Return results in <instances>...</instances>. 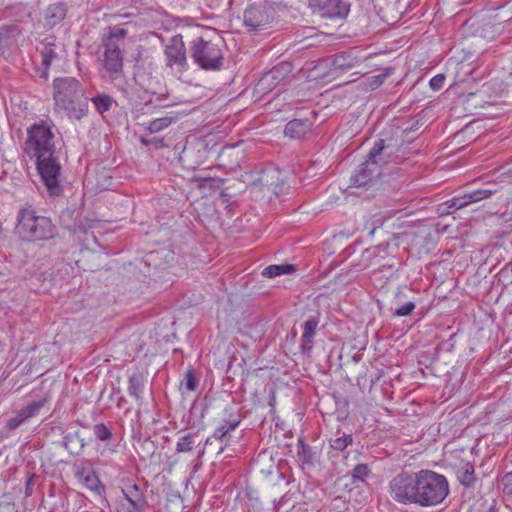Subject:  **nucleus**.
Segmentation results:
<instances>
[{
    "mask_svg": "<svg viewBox=\"0 0 512 512\" xmlns=\"http://www.w3.org/2000/svg\"><path fill=\"white\" fill-rule=\"evenodd\" d=\"M15 234L25 242L48 241L56 236L57 228L49 217L39 215L28 205L17 213Z\"/></svg>",
    "mask_w": 512,
    "mask_h": 512,
    "instance_id": "3",
    "label": "nucleus"
},
{
    "mask_svg": "<svg viewBox=\"0 0 512 512\" xmlns=\"http://www.w3.org/2000/svg\"><path fill=\"white\" fill-rule=\"evenodd\" d=\"M27 421L22 416L21 412L18 411L15 417L10 418L6 423V428L9 430H15L21 425L25 424Z\"/></svg>",
    "mask_w": 512,
    "mask_h": 512,
    "instance_id": "42",
    "label": "nucleus"
},
{
    "mask_svg": "<svg viewBox=\"0 0 512 512\" xmlns=\"http://www.w3.org/2000/svg\"><path fill=\"white\" fill-rule=\"evenodd\" d=\"M312 126L309 119H293L285 125L284 134L291 139H302L311 131Z\"/></svg>",
    "mask_w": 512,
    "mask_h": 512,
    "instance_id": "15",
    "label": "nucleus"
},
{
    "mask_svg": "<svg viewBox=\"0 0 512 512\" xmlns=\"http://www.w3.org/2000/svg\"><path fill=\"white\" fill-rule=\"evenodd\" d=\"M456 476L458 481L466 488H472L475 485V470L470 462L462 463L457 468Z\"/></svg>",
    "mask_w": 512,
    "mask_h": 512,
    "instance_id": "21",
    "label": "nucleus"
},
{
    "mask_svg": "<svg viewBox=\"0 0 512 512\" xmlns=\"http://www.w3.org/2000/svg\"><path fill=\"white\" fill-rule=\"evenodd\" d=\"M391 73V68H385L380 74L365 77L362 80V85L366 90H375L384 83Z\"/></svg>",
    "mask_w": 512,
    "mask_h": 512,
    "instance_id": "24",
    "label": "nucleus"
},
{
    "mask_svg": "<svg viewBox=\"0 0 512 512\" xmlns=\"http://www.w3.org/2000/svg\"><path fill=\"white\" fill-rule=\"evenodd\" d=\"M297 456L299 460L305 465H313L316 453L310 445H308L304 438H299L297 443Z\"/></svg>",
    "mask_w": 512,
    "mask_h": 512,
    "instance_id": "23",
    "label": "nucleus"
},
{
    "mask_svg": "<svg viewBox=\"0 0 512 512\" xmlns=\"http://www.w3.org/2000/svg\"><path fill=\"white\" fill-rule=\"evenodd\" d=\"M393 154L390 145L385 144L384 139H378L368 154L365 162L360 164L351 176V183L356 187L369 184L381 174V167L387 164Z\"/></svg>",
    "mask_w": 512,
    "mask_h": 512,
    "instance_id": "6",
    "label": "nucleus"
},
{
    "mask_svg": "<svg viewBox=\"0 0 512 512\" xmlns=\"http://www.w3.org/2000/svg\"><path fill=\"white\" fill-rule=\"evenodd\" d=\"M54 111L71 120H81L88 114L89 98L75 77H59L53 80Z\"/></svg>",
    "mask_w": 512,
    "mask_h": 512,
    "instance_id": "2",
    "label": "nucleus"
},
{
    "mask_svg": "<svg viewBox=\"0 0 512 512\" xmlns=\"http://www.w3.org/2000/svg\"><path fill=\"white\" fill-rule=\"evenodd\" d=\"M288 68V64H281L266 72L257 84L258 89L264 92L275 88L284 79Z\"/></svg>",
    "mask_w": 512,
    "mask_h": 512,
    "instance_id": "13",
    "label": "nucleus"
},
{
    "mask_svg": "<svg viewBox=\"0 0 512 512\" xmlns=\"http://www.w3.org/2000/svg\"><path fill=\"white\" fill-rule=\"evenodd\" d=\"M224 41L217 36L214 39H206L202 36L194 38L189 43V55L193 63L200 69L216 71L223 67Z\"/></svg>",
    "mask_w": 512,
    "mask_h": 512,
    "instance_id": "4",
    "label": "nucleus"
},
{
    "mask_svg": "<svg viewBox=\"0 0 512 512\" xmlns=\"http://www.w3.org/2000/svg\"><path fill=\"white\" fill-rule=\"evenodd\" d=\"M446 205L449 209L459 210L461 208L466 207L469 204H468L466 195L464 194V195L455 196L452 199L448 200L446 202Z\"/></svg>",
    "mask_w": 512,
    "mask_h": 512,
    "instance_id": "40",
    "label": "nucleus"
},
{
    "mask_svg": "<svg viewBox=\"0 0 512 512\" xmlns=\"http://www.w3.org/2000/svg\"><path fill=\"white\" fill-rule=\"evenodd\" d=\"M274 10L268 3H254L244 11V25L252 31H257L270 24L274 19Z\"/></svg>",
    "mask_w": 512,
    "mask_h": 512,
    "instance_id": "9",
    "label": "nucleus"
},
{
    "mask_svg": "<svg viewBox=\"0 0 512 512\" xmlns=\"http://www.w3.org/2000/svg\"><path fill=\"white\" fill-rule=\"evenodd\" d=\"M319 320L316 317H309L303 324L300 348L302 353L309 354L313 347V339L318 327Z\"/></svg>",
    "mask_w": 512,
    "mask_h": 512,
    "instance_id": "16",
    "label": "nucleus"
},
{
    "mask_svg": "<svg viewBox=\"0 0 512 512\" xmlns=\"http://www.w3.org/2000/svg\"><path fill=\"white\" fill-rule=\"evenodd\" d=\"M37 50L39 51V53L42 57V65L45 67V71L43 72V77L47 78V76H48L47 70L50 67V65L53 63V61L55 59H58L59 51L61 50V47H60L59 43H57V39L55 36L47 35L40 42L39 46L37 47Z\"/></svg>",
    "mask_w": 512,
    "mask_h": 512,
    "instance_id": "12",
    "label": "nucleus"
},
{
    "mask_svg": "<svg viewBox=\"0 0 512 512\" xmlns=\"http://www.w3.org/2000/svg\"><path fill=\"white\" fill-rule=\"evenodd\" d=\"M486 512H500L495 506H491Z\"/></svg>",
    "mask_w": 512,
    "mask_h": 512,
    "instance_id": "51",
    "label": "nucleus"
},
{
    "mask_svg": "<svg viewBox=\"0 0 512 512\" xmlns=\"http://www.w3.org/2000/svg\"><path fill=\"white\" fill-rule=\"evenodd\" d=\"M93 432L100 441H109L113 437L111 430L104 423L94 425Z\"/></svg>",
    "mask_w": 512,
    "mask_h": 512,
    "instance_id": "36",
    "label": "nucleus"
},
{
    "mask_svg": "<svg viewBox=\"0 0 512 512\" xmlns=\"http://www.w3.org/2000/svg\"><path fill=\"white\" fill-rule=\"evenodd\" d=\"M371 470L367 464H357L351 471V478L353 483L363 482L370 474Z\"/></svg>",
    "mask_w": 512,
    "mask_h": 512,
    "instance_id": "33",
    "label": "nucleus"
},
{
    "mask_svg": "<svg viewBox=\"0 0 512 512\" xmlns=\"http://www.w3.org/2000/svg\"><path fill=\"white\" fill-rule=\"evenodd\" d=\"M499 278L512 281V267L505 266L499 273Z\"/></svg>",
    "mask_w": 512,
    "mask_h": 512,
    "instance_id": "45",
    "label": "nucleus"
},
{
    "mask_svg": "<svg viewBox=\"0 0 512 512\" xmlns=\"http://www.w3.org/2000/svg\"><path fill=\"white\" fill-rule=\"evenodd\" d=\"M73 469L74 476L79 481H81L85 477V475L88 474V471L93 470L89 461H81L80 463L75 464Z\"/></svg>",
    "mask_w": 512,
    "mask_h": 512,
    "instance_id": "38",
    "label": "nucleus"
},
{
    "mask_svg": "<svg viewBox=\"0 0 512 512\" xmlns=\"http://www.w3.org/2000/svg\"><path fill=\"white\" fill-rule=\"evenodd\" d=\"M73 214L74 212L72 211H65L61 214L60 220L62 226L72 234L85 233L86 227L81 219H75L74 223H70L73 219Z\"/></svg>",
    "mask_w": 512,
    "mask_h": 512,
    "instance_id": "22",
    "label": "nucleus"
},
{
    "mask_svg": "<svg viewBox=\"0 0 512 512\" xmlns=\"http://www.w3.org/2000/svg\"><path fill=\"white\" fill-rule=\"evenodd\" d=\"M417 472L401 471L389 482L388 491L391 498L401 505H416L418 500Z\"/></svg>",
    "mask_w": 512,
    "mask_h": 512,
    "instance_id": "7",
    "label": "nucleus"
},
{
    "mask_svg": "<svg viewBox=\"0 0 512 512\" xmlns=\"http://www.w3.org/2000/svg\"><path fill=\"white\" fill-rule=\"evenodd\" d=\"M141 143L146 145V146H148V145L151 144V141H150V139H146V138L142 137L141 138Z\"/></svg>",
    "mask_w": 512,
    "mask_h": 512,
    "instance_id": "50",
    "label": "nucleus"
},
{
    "mask_svg": "<svg viewBox=\"0 0 512 512\" xmlns=\"http://www.w3.org/2000/svg\"><path fill=\"white\" fill-rule=\"evenodd\" d=\"M309 8L314 14L329 19H345L350 11V4L344 0H308Z\"/></svg>",
    "mask_w": 512,
    "mask_h": 512,
    "instance_id": "10",
    "label": "nucleus"
},
{
    "mask_svg": "<svg viewBox=\"0 0 512 512\" xmlns=\"http://www.w3.org/2000/svg\"><path fill=\"white\" fill-rule=\"evenodd\" d=\"M63 445L71 455H79L86 443L78 431L69 432L63 437Z\"/></svg>",
    "mask_w": 512,
    "mask_h": 512,
    "instance_id": "20",
    "label": "nucleus"
},
{
    "mask_svg": "<svg viewBox=\"0 0 512 512\" xmlns=\"http://www.w3.org/2000/svg\"><path fill=\"white\" fill-rule=\"evenodd\" d=\"M381 251H385V247L382 245H378L371 249H367L365 253L367 254V257H370L371 255L379 254Z\"/></svg>",
    "mask_w": 512,
    "mask_h": 512,
    "instance_id": "46",
    "label": "nucleus"
},
{
    "mask_svg": "<svg viewBox=\"0 0 512 512\" xmlns=\"http://www.w3.org/2000/svg\"><path fill=\"white\" fill-rule=\"evenodd\" d=\"M240 424V419L235 418L232 420H226L224 424L217 427L212 435L211 438H214L216 440H223L226 435L230 432L235 430Z\"/></svg>",
    "mask_w": 512,
    "mask_h": 512,
    "instance_id": "28",
    "label": "nucleus"
},
{
    "mask_svg": "<svg viewBox=\"0 0 512 512\" xmlns=\"http://www.w3.org/2000/svg\"><path fill=\"white\" fill-rule=\"evenodd\" d=\"M214 181H215V180H213V179H204V183H203L201 186H203V187H205V186H210V187H211V186H212V183H213Z\"/></svg>",
    "mask_w": 512,
    "mask_h": 512,
    "instance_id": "49",
    "label": "nucleus"
},
{
    "mask_svg": "<svg viewBox=\"0 0 512 512\" xmlns=\"http://www.w3.org/2000/svg\"><path fill=\"white\" fill-rule=\"evenodd\" d=\"M419 507H432L442 503L449 494V482L447 478L435 471L422 469L417 471Z\"/></svg>",
    "mask_w": 512,
    "mask_h": 512,
    "instance_id": "5",
    "label": "nucleus"
},
{
    "mask_svg": "<svg viewBox=\"0 0 512 512\" xmlns=\"http://www.w3.org/2000/svg\"><path fill=\"white\" fill-rule=\"evenodd\" d=\"M501 484L503 486V492L505 494H512V472L504 474V476L501 479Z\"/></svg>",
    "mask_w": 512,
    "mask_h": 512,
    "instance_id": "43",
    "label": "nucleus"
},
{
    "mask_svg": "<svg viewBox=\"0 0 512 512\" xmlns=\"http://www.w3.org/2000/svg\"><path fill=\"white\" fill-rule=\"evenodd\" d=\"M145 383L146 377L140 371L133 372L128 378V393L140 404L144 399Z\"/></svg>",
    "mask_w": 512,
    "mask_h": 512,
    "instance_id": "17",
    "label": "nucleus"
},
{
    "mask_svg": "<svg viewBox=\"0 0 512 512\" xmlns=\"http://www.w3.org/2000/svg\"><path fill=\"white\" fill-rule=\"evenodd\" d=\"M333 65L336 68L343 69V70L350 69L354 66V58H352L350 55L345 54V53L339 54V55L335 56Z\"/></svg>",
    "mask_w": 512,
    "mask_h": 512,
    "instance_id": "35",
    "label": "nucleus"
},
{
    "mask_svg": "<svg viewBox=\"0 0 512 512\" xmlns=\"http://www.w3.org/2000/svg\"><path fill=\"white\" fill-rule=\"evenodd\" d=\"M166 66L182 72L187 69L186 47L181 34L170 38L164 49Z\"/></svg>",
    "mask_w": 512,
    "mask_h": 512,
    "instance_id": "11",
    "label": "nucleus"
},
{
    "mask_svg": "<svg viewBox=\"0 0 512 512\" xmlns=\"http://www.w3.org/2000/svg\"><path fill=\"white\" fill-rule=\"evenodd\" d=\"M122 492L125 499L130 504V508H128L127 512H143L148 506L146 497L138 485H128L122 490Z\"/></svg>",
    "mask_w": 512,
    "mask_h": 512,
    "instance_id": "14",
    "label": "nucleus"
},
{
    "mask_svg": "<svg viewBox=\"0 0 512 512\" xmlns=\"http://www.w3.org/2000/svg\"><path fill=\"white\" fill-rule=\"evenodd\" d=\"M19 30L16 25H2L0 27V53L4 54L16 40Z\"/></svg>",
    "mask_w": 512,
    "mask_h": 512,
    "instance_id": "19",
    "label": "nucleus"
},
{
    "mask_svg": "<svg viewBox=\"0 0 512 512\" xmlns=\"http://www.w3.org/2000/svg\"><path fill=\"white\" fill-rule=\"evenodd\" d=\"M415 307H416V305L414 302L408 301V302L404 303L403 305L397 307L393 312V316H396V317L408 316L413 312Z\"/></svg>",
    "mask_w": 512,
    "mask_h": 512,
    "instance_id": "41",
    "label": "nucleus"
},
{
    "mask_svg": "<svg viewBox=\"0 0 512 512\" xmlns=\"http://www.w3.org/2000/svg\"><path fill=\"white\" fill-rule=\"evenodd\" d=\"M182 385L185 386L187 391H195L198 387V380L195 377V373L193 369H189L186 371L184 379L182 380Z\"/></svg>",
    "mask_w": 512,
    "mask_h": 512,
    "instance_id": "37",
    "label": "nucleus"
},
{
    "mask_svg": "<svg viewBox=\"0 0 512 512\" xmlns=\"http://www.w3.org/2000/svg\"><path fill=\"white\" fill-rule=\"evenodd\" d=\"M103 54V67L105 74L110 81L119 88L124 94L128 95L129 91L122 85L123 77V54L119 46L115 42H106Z\"/></svg>",
    "mask_w": 512,
    "mask_h": 512,
    "instance_id": "8",
    "label": "nucleus"
},
{
    "mask_svg": "<svg viewBox=\"0 0 512 512\" xmlns=\"http://www.w3.org/2000/svg\"><path fill=\"white\" fill-rule=\"evenodd\" d=\"M33 492V477H29L26 481L25 485V494L26 496H30Z\"/></svg>",
    "mask_w": 512,
    "mask_h": 512,
    "instance_id": "47",
    "label": "nucleus"
},
{
    "mask_svg": "<svg viewBox=\"0 0 512 512\" xmlns=\"http://www.w3.org/2000/svg\"><path fill=\"white\" fill-rule=\"evenodd\" d=\"M173 122V118L169 116L156 118L149 122L147 129L150 133H157L167 128Z\"/></svg>",
    "mask_w": 512,
    "mask_h": 512,
    "instance_id": "32",
    "label": "nucleus"
},
{
    "mask_svg": "<svg viewBox=\"0 0 512 512\" xmlns=\"http://www.w3.org/2000/svg\"><path fill=\"white\" fill-rule=\"evenodd\" d=\"M336 437L330 439V447L335 451H344L348 446L352 445L353 437L351 434L336 432Z\"/></svg>",
    "mask_w": 512,
    "mask_h": 512,
    "instance_id": "26",
    "label": "nucleus"
},
{
    "mask_svg": "<svg viewBox=\"0 0 512 512\" xmlns=\"http://www.w3.org/2000/svg\"><path fill=\"white\" fill-rule=\"evenodd\" d=\"M127 31L124 28H121L119 26H114L112 28H109L108 34L106 35L104 39V44L106 42H114V39H122L126 36Z\"/></svg>",
    "mask_w": 512,
    "mask_h": 512,
    "instance_id": "39",
    "label": "nucleus"
},
{
    "mask_svg": "<svg viewBox=\"0 0 512 512\" xmlns=\"http://www.w3.org/2000/svg\"><path fill=\"white\" fill-rule=\"evenodd\" d=\"M295 271V266L292 264L270 265L263 270V275L268 278H273L279 275L291 274Z\"/></svg>",
    "mask_w": 512,
    "mask_h": 512,
    "instance_id": "27",
    "label": "nucleus"
},
{
    "mask_svg": "<svg viewBox=\"0 0 512 512\" xmlns=\"http://www.w3.org/2000/svg\"><path fill=\"white\" fill-rule=\"evenodd\" d=\"M44 405H45V400L41 399V400L33 401V402L27 404L25 407H23L19 411L21 412L22 416L28 422L30 419L39 415V413H40L41 409L44 407Z\"/></svg>",
    "mask_w": 512,
    "mask_h": 512,
    "instance_id": "29",
    "label": "nucleus"
},
{
    "mask_svg": "<svg viewBox=\"0 0 512 512\" xmlns=\"http://www.w3.org/2000/svg\"><path fill=\"white\" fill-rule=\"evenodd\" d=\"M86 488L96 491L97 493H100V491L103 489L101 486V482L94 471H88V474L85 475V477L80 481Z\"/></svg>",
    "mask_w": 512,
    "mask_h": 512,
    "instance_id": "31",
    "label": "nucleus"
},
{
    "mask_svg": "<svg viewBox=\"0 0 512 512\" xmlns=\"http://www.w3.org/2000/svg\"><path fill=\"white\" fill-rule=\"evenodd\" d=\"M150 141H151L150 145H154L156 148L164 147L163 139L152 138V139H150Z\"/></svg>",
    "mask_w": 512,
    "mask_h": 512,
    "instance_id": "48",
    "label": "nucleus"
},
{
    "mask_svg": "<svg viewBox=\"0 0 512 512\" xmlns=\"http://www.w3.org/2000/svg\"><path fill=\"white\" fill-rule=\"evenodd\" d=\"M444 81L445 76L443 74H438L430 80L429 85L435 91L440 90L444 85Z\"/></svg>",
    "mask_w": 512,
    "mask_h": 512,
    "instance_id": "44",
    "label": "nucleus"
},
{
    "mask_svg": "<svg viewBox=\"0 0 512 512\" xmlns=\"http://www.w3.org/2000/svg\"><path fill=\"white\" fill-rule=\"evenodd\" d=\"M91 102L95 106L96 110L103 114L109 111L113 104V99L107 94H98L91 98Z\"/></svg>",
    "mask_w": 512,
    "mask_h": 512,
    "instance_id": "30",
    "label": "nucleus"
},
{
    "mask_svg": "<svg viewBox=\"0 0 512 512\" xmlns=\"http://www.w3.org/2000/svg\"><path fill=\"white\" fill-rule=\"evenodd\" d=\"M25 152L36 158L37 170L49 194L60 195L62 167L56 151L53 124L45 121L32 124L27 129Z\"/></svg>",
    "mask_w": 512,
    "mask_h": 512,
    "instance_id": "1",
    "label": "nucleus"
},
{
    "mask_svg": "<svg viewBox=\"0 0 512 512\" xmlns=\"http://www.w3.org/2000/svg\"><path fill=\"white\" fill-rule=\"evenodd\" d=\"M67 7L64 3L58 2L49 5L44 11L45 25L54 27L59 24L66 16Z\"/></svg>",
    "mask_w": 512,
    "mask_h": 512,
    "instance_id": "18",
    "label": "nucleus"
},
{
    "mask_svg": "<svg viewBox=\"0 0 512 512\" xmlns=\"http://www.w3.org/2000/svg\"><path fill=\"white\" fill-rule=\"evenodd\" d=\"M197 435L195 433H188L181 436L176 444L175 451L177 453H189L196 447Z\"/></svg>",
    "mask_w": 512,
    "mask_h": 512,
    "instance_id": "25",
    "label": "nucleus"
},
{
    "mask_svg": "<svg viewBox=\"0 0 512 512\" xmlns=\"http://www.w3.org/2000/svg\"><path fill=\"white\" fill-rule=\"evenodd\" d=\"M173 497L182 504L183 501L180 495H173Z\"/></svg>",
    "mask_w": 512,
    "mask_h": 512,
    "instance_id": "52",
    "label": "nucleus"
},
{
    "mask_svg": "<svg viewBox=\"0 0 512 512\" xmlns=\"http://www.w3.org/2000/svg\"><path fill=\"white\" fill-rule=\"evenodd\" d=\"M496 191L490 189H479L474 190L470 193L465 194L468 204L475 203L491 197Z\"/></svg>",
    "mask_w": 512,
    "mask_h": 512,
    "instance_id": "34",
    "label": "nucleus"
}]
</instances>
